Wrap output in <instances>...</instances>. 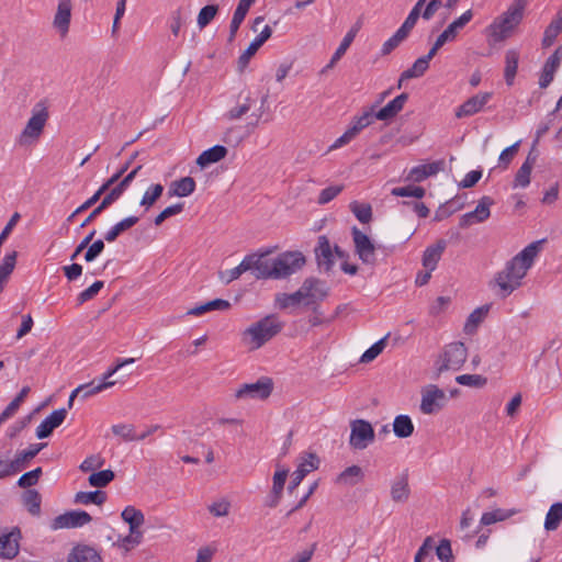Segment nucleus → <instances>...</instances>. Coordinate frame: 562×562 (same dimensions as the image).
Masks as SVG:
<instances>
[{
    "instance_id": "obj_45",
    "label": "nucleus",
    "mask_w": 562,
    "mask_h": 562,
    "mask_svg": "<svg viewBox=\"0 0 562 562\" xmlns=\"http://www.w3.org/2000/svg\"><path fill=\"white\" fill-rule=\"evenodd\" d=\"M515 514H517L516 509L505 510V509L498 508V509H495L492 512H486L481 517V524L484 526H488V525L495 524L497 521H503V520L514 516Z\"/></svg>"
},
{
    "instance_id": "obj_64",
    "label": "nucleus",
    "mask_w": 562,
    "mask_h": 562,
    "mask_svg": "<svg viewBox=\"0 0 562 562\" xmlns=\"http://www.w3.org/2000/svg\"><path fill=\"white\" fill-rule=\"evenodd\" d=\"M436 554L442 562H450L453 559L451 543L448 539L440 540Z\"/></svg>"
},
{
    "instance_id": "obj_42",
    "label": "nucleus",
    "mask_w": 562,
    "mask_h": 562,
    "mask_svg": "<svg viewBox=\"0 0 562 562\" xmlns=\"http://www.w3.org/2000/svg\"><path fill=\"white\" fill-rule=\"evenodd\" d=\"M41 494L36 490H26L23 494V504L33 516L41 514Z\"/></svg>"
},
{
    "instance_id": "obj_54",
    "label": "nucleus",
    "mask_w": 562,
    "mask_h": 562,
    "mask_svg": "<svg viewBox=\"0 0 562 562\" xmlns=\"http://www.w3.org/2000/svg\"><path fill=\"white\" fill-rule=\"evenodd\" d=\"M111 429L115 436L122 437L125 441H137L135 427L131 424H116Z\"/></svg>"
},
{
    "instance_id": "obj_2",
    "label": "nucleus",
    "mask_w": 562,
    "mask_h": 562,
    "mask_svg": "<svg viewBox=\"0 0 562 562\" xmlns=\"http://www.w3.org/2000/svg\"><path fill=\"white\" fill-rule=\"evenodd\" d=\"M544 241L546 239L532 241L508 260L504 269L495 274L494 283L498 286V295L501 297L509 296L521 285V280L532 267L535 258L541 251Z\"/></svg>"
},
{
    "instance_id": "obj_20",
    "label": "nucleus",
    "mask_w": 562,
    "mask_h": 562,
    "mask_svg": "<svg viewBox=\"0 0 562 562\" xmlns=\"http://www.w3.org/2000/svg\"><path fill=\"white\" fill-rule=\"evenodd\" d=\"M315 257L319 268L326 272L330 271L334 266V256L328 238L325 235L318 237L315 248Z\"/></svg>"
},
{
    "instance_id": "obj_36",
    "label": "nucleus",
    "mask_w": 562,
    "mask_h": 562,
    "mask_svg": "<svg viewBox=\"0 0 562 562\" xmlns=\"http://www.w3.org/2000/svg\"><path fill=\"white\" fill-rule=\"evenodd\" d=\"M562 522V502L552 504L546 515L544 529L553 531L559 528Z\"/></svg>"
},
{
    "instance_id": "obj_46",
    "label": "nucleus",
    "mask_w": 562,
    "mask_h": 562,
    "mask_svg": "<svg viewBox=\"0 0 562 562\" xmlns=\"http://www.w3.org/2000/svg\"><path fill=\"white\" fill-rule=\"evenodd\" d=\"M375 106L366 111L362 115L353 119L351 126L349 127L352 133L357 136L363 128L371 125L375 119Z\"/></svg>"
},
{
    "instance_id": "obj_15",
    "label": "nucleus",
    "mask_w": 562,
    "mask_h": 562,
    "mask_svg": "<svg viewBox=\"0 0 562 562\" xmlns=\"http://www.w3.org/2000/svg\"><path fill=\"white\" fill-rule=\"evenodd\" d=\"M492 95V92H483L469 98L457 109L456 116L461 119L479 113L491 100Z\"/></svg>"
},
{
    "instance_id": "obj_37",
    "label": "nucleus",
    "mask_w": 562,
    "mask_h": 562,
    "mask_svg": "<svg viewBox=\"0 0 562 562\" xmlns=\"http://www.w3.org/2000/svg\"><path fill=\"white\" fill-rule=\"evenodd\" d=\"M304 299V294L301 292V289L293 293H278L274 299L276 305L281 308L285 310L291 306H297L302 303Z\"/></svg>"
},
{
    "instance_id": "obj_60",
    "label": "nucleus",
    "mask_w": 562,
    "mask_h": 562,
    "mask_svg": "<svg viewBox=\"0 0 562 562\" xmlns=\"http://www.w3.org/2000/svg\"><path fill=\"white\" fill-rule=\"evenodd\" d=\"M490 311V305H482L477 308H475L468 317L465 329H468L470 326L476 327L487 315Z\"/></svg>"
},
{
    "instance_id": "obj_55",
    "label": "nucleus",
    "mask_w": 562,
    "mask_h": 562,
    "mask_svg": "<svg viewBox=\"0 0 562 562\" xmlns=\"http://www.w3.org/2000/svg\"><path fill=\"white\" fill-rule=\"evenodd\" d=\"M218 5L207 4L203 7L198 14V25L202 30L204 29L216 15Z\"/></svg>"
},
{
    "instance_id": "obj_29",
    "label": "nucleus",
    "mask_w": 562,
    "mask_h": 562,
    "mask_svg": "<svg viewBox=\"0 0 562 562\" xmlns=\"http://www.w3.org/2000/svg\"><path fill=\"white\" fill-rule=\"evenodd\" d=\"M442 166V161H435L426 165H419L411 169L407 179L414 182H420L427 177L436 175Z\"/></svg>"
},
{
    "instance_id": "obj_51",
    "label": "nucleus",
    "mask_w": 562,
    "mask_h": 562,
    "mask_svg": "<svg viewBox=\"0 0 562 562\" xmlns=\"http://www.w3.org/2000/svg\"><path fill=\"white\" fill-rule=\"evenodd\" d=\"M429 68V64L426 61V59H423L422 57L417 58L411 68L406 69L402 72V79H412V78H418L422 77L427 69Z\"/></svg>"
},
{
    "instance_id": "obj_32",
    "label": "nucleus",
    "mask_w": 562,
    "mask_h": 562,
    "mask_svg": "<svg viewBox=\"0 0 562 562\" xmlns=\"http://www.w3.org/2000/svg\"><path fill=\"white\" fill-rule=\"evenodd\" d=\"M392 427L394 435L401 439L411 437L415 429L412 418L405 414L397 415Z\"/></svg>"
},
{
    "instance_id": "obj_19",
    "label": "nucleus",
    "mask_w": 562,
    "mask_h": 562,
    "mask_svg": "<svg viewBox=\"0 0 562 562\" xmlns=\"http://www.w3.org/2000/svg\"><path fill=\"white\" fill-rule=\"evenodd\" d=\"M473 18L472 10H467L458 19L452 21L447 29L437 37L440 44L445 45L448 42H452L461 31Z\"/></svg>"
},
{
    "instance_id": "obj_30",
    "label": "nucleus",
    "mask_w": 562,
    "mask_h": 562,
    "mask_svg": "<svg viewBox=\"0 0 562 562\" xmlns=\"http://www.w3.org/2000/svg\"><path fill=\"white\" fill-rule=\"evenodd\" d=\"M115 384V382H104L99 381L98 383L95 380L91 381L90 383L79 385L77 389L72 391V397H76L78 395H81L82 400H87L88 397L108 389Z\"/></svg>"
},
{
    "instance_id": "obj_10",
    "label": "nucleus",
    "mask_w": 562,
    "mask_h": 562,
    "mask_svg": "<svg viewBox=\"0 0 562 562\" xmlns=\"http://www.w3.org/2000/svg\"><path fill=\"white\" fill-rule=\"evenodd\" d=\"M21 530L19 527L12 529L0 528V558L12 560L20 551Z\"/></svg>"
},
{
    "instance_id": "obj_5",
    "label": "nucleus",
    "mask_w": 562,
    "mask_h": 562,
    "mask_svg": "<svg viewBox=\"0 0 562 562\" xmlns=\"http://www.w3.org/2000/svg\"><path fill=\"white\" fill-rule=\"evenodd\" d=\"M48 111L44 102H38L32 111V116L29 119L20 137V143H26L27 139H37L47 122Z\"/></svg>"
},
{
    "instance_id": "obj_56",
    "label": "nucleus",
    "mask_w": 562,
    "mask_h": 562,
    "mask_svg": "<svg viewBox=\"0 0 562 562\" xmlns=\"http://www.w3.org/2000/svg\"><path fill=\"white\" fill-rule=\"evenodd\" d=\"M457 383L471 387H483L487 379L480 374H461L456 378Z\"/></svg>"
},
{
    "instance_id": "obj_18",
    "label": "nucleus",
    "mask_w": 562,
    "mask_h": 562,
    "mask_svg": "<svg viewBox=\"0 0 562 562\" xmlns=\"http://www.w3.org/2000/svg\"><path fill=\"white\" fill-rule=\"evenodd\" d=\"M67 562H103V560L93 547L77 543L68 553Z\"/></svg>"
},
{
    "instance_id": "obj_33",
    "label": "nucleus",
    "mask_w": 562,
    "mask_h": 562,
    "mask_svg": "<svg viewBox=\"0 0 562 562\" xmlns=\"http://www.w3.org/2000/svg\"><path fill=\"white\" fill-rule=\"evenodd\" d=\"M231 307V303L227 300L214 299L212 301L200 304L188 311V315L200 316L212 311H226Z\"/></svg>"
},
{
    "instance_id": "obj_9",
    "label": "nucleus",
    "mask_w": 562,
    "mask_h": 562,
    "mask_svg": "<svg viewBox=\"0 0 562 562\" xmlns=\"http://www.w3.org/2000/svg\"><path fill=\"white\" fill-rule=\"evenodd\" d=\"M273 390L271 378L262 376L255 383H245L235 392L236 398L266 400Z\"/></svg>"
},
{
    "instance_id": "obj_59",
    "label": "nucleus",
    "mask_w": 562,
    "mask_h": 562,
    "mask_svg": "<svg viewBox=\"0 0 562 562\" xmlns=\"http://www.w3.org/2000/svg\"><path fill=\"white\" fill-rule=\"evenodd\" d=\"M42 475V468H36L32 471H29L20 476L18 480V485L23 488L31 487L38 482L40 476Z\"/></svg>"
},
{
    "instance_id": "obj_48",
    "label": "nucleus",
    "mask_w": 562,
    "mask_h": 562,
    "mask_svg": "<svg viewBox=\"0 0 562 562\" xmlns=\"http://www.w3.org/2000/svg\"><path fill=\"white\" fill-rule=\"evenodd\" d=\"M114 472L110 469H106L91 473L88 477V482L91 486L94 487H105L114 480Z\"/></svg>"
},
{
    "instance_id": "obj_28",
    "label": "nucleus",
    "mask_w": 562,
    "mask_h": 562,
    "mask_svg": "<svg viewBox=\"0 0 562 562\" xmlns=\"http://www.w3.org/2000/svg\"><path fill=\"white\" fill-rule=\"evenodd\" d=\"M46 446H47V443H45V442L32 443V445H30V447L26 450H23V451L16 453L14 460L11 461L14 472L18 473L22 469H24L25 463L29 460L35 458L38 454V452L41 450H43Z\"/></svg>"
},
{
    "instance_id": "obj_34",
    "label": "nucleus",
    "mask_w": 562,
    "mask_h": 562,
    "mask_svg": "<svg viewBox=\"0 0 562 562\" xmlns=\"http://www.w3.org/2000/svg\"><path fill=\"white\" fill-rule=\"evenodd\" d=\"M409 493L408 476L407 474H402L391 486V497L394 502L403 503L408 499Z\"/></svg>"
},
{
    "instance_id": "obj_25",
    "label": "nucleus",
    "mask_w": 562,
    "mask_h": 562,
    "mask_svg": "<svg viewBox=\"0 0 562 562\" xmlns=\"http://www.w3.org/2000/svg\"><path fill=\"white\" fill-rule=\"evenodd\" d=\"M392 194L395 196H407V198H414L413 202V211H429L428 207L418 199L423 198L425 194V190L422 187L416 186H407L402 188H395L392 190Z\"/></svg>"
},
{
    "instance_id": "obj_8",
    "label": "nucleus",
    "mask_w": 562,
    "mask_h": 562,
    "mask_svg": "<svg viewBox=\"0 0 562 562\" xmlns=\"http://www.w3.org/2000/svg\"><path fill=\"white\" fill-rule=\"evenodd\" d=\"M467 357L468 350L462 341H454L447 345L442 356V364L438 369L439 372L461 369Z\"/></svg>"
},
{
    "instance_id": "obj_39",
    "label": "nucleus",
    "mask_w": 562,
    "mask_h": 562,
    "mask_svg": "<svg viewBox=\"0 0 562 562\" xmlns=\"http://www.w3.org/2000/svg\"><path fill=\"white\" fill-rule=\"evenodd\" d=\"M106 501V493L103 491L78 492L75 495V503L88 505H102Z\"/></svg>"
},
{
    "instance_id": "obj_16",
    "label": "nucleus",
    "mask_w": 562,
    "mask_h": 562,
    "mask_svg": "<svg viewBox=\"0 0 562 562\" xmlns=\"http://www.w3.org/2000/svg\"><path fill=\"white\" fill-rule=\"evenodd\" d=\"M67 416L66 408H59L52 412L46 418L42 420V423L36 428V437L38 439L48 438L54 429L59 427Z\"/></svg>"
},
{
    "instance_id": "obj_21",
    "label": "nucleus",
    "mask_w": 562,
    "mask_h": 562,
    "mask_svg": "<svg viewBox=\"0 0 562 562\" xmlns=\"http://www.w3.org/2000/svg\"><path fill=\"white\" fill-rule=\"evenodd\" d=\"M71 19V0H58L57 11L54 16V26L60 35H66L69 30Z\"/></svg>"
},
{
    "instance_id": "obj_47",
    "label": "nucleus",
    "mask_w": 562,
    "mask_h": 562,
    "mask_svg": "<svg viewBox=\"0 0 562 562\" xmlns=\"http://www.w3.org/2000/svg\"><path fill=\"white\" fill-rule=\"evenodd\" d=\"M115 179L116 177H111L108 179L91 198L76 206L74 211H87L88 209L92 207L100 200L101 195H103L110 189V187L115 183Z\"/></svg>"
},
{
    "instance_id": "obj_57",
    "label": "nucleus",
    "mask_w": 562,
    "mask_h": 562,
    "mask_svg": "<svg viewBox=\"0 0 562 562\" xmlns=\"http://www.w3.org/2000/svg\"><path fill=\"white\" fill-rule=\"evenodd\" d=\"M490 215L491 213H464L460 218L459 226L461 228H468L473 224L485 222Z\"/></svg>"
},
{
    "instance_id": "obj_11",
    "label": "nucleus",
    "mask_w": 562,
    "mask_h": 562,
    "mask_svg": "<svg viewBox=\"0 0 562 562\" xmlns=\"http://www.w3.org/2000/svg\"><path fill=\"white\" fill-rule=\"evenodd\" d=\"M356 252L366 265H374L376 261L375 247L369 236L356 226L351 229Z\"/></svg>"
},
{
    "instance_id": "obj_52",
    "label": "nucleus",
    "mask_w": 562,
    "mask_h": 562,
    "mask_svg": "<svg viewBox=\"0 0 562 562\" xmlns=\"http://www.w3.org/2000/svg\"><path fill=\"white\" fill-rule=\"evenodd\" d=\"M16 257H18L16 251H12L4 256L2 263L0 265V283L4 284L8 277L14 270V267L16 263Z\"/></svg>"
},
{
    "instance_id": "obj_44",
    "label": "nucleus",
    "mask_w": 562,
    "mask_h": 562,
    "mask_svg": "<svg viewBox=\"0 0 562 562\" xmlns=\"http://www.w3.org/2000/svg\"><path fill=\"white\" fill-rule=\"evenodd\" d=\"M138 222L137 216H128L121 222L116 223L111 229L105 233L104 239L106 241H114L117 236L124 231L131 228Z\"/></svg>"
},
{
    "instance_id": "obj_7",
    "label": "nucleus",
    "mask_w": 562,
    "mask_h": 562,
    "mask_svg": "<svg viewBox=\"0 0 562 562\" xmlns=\"http://www.w3.org/2000/svg\"><path fill=\"white\" fill-rule=\"evenodd\" d=\"M300 289L304 294L302 303L305 307L321 304V302H323L329 293V288L326 285V283L316 278L305 279Z\"/></svg>"
},
{
    "instance_id": "obj_50",
    "label": "nucleus",
    "mask_w": 562,
    "mask_h": 562,
    "mask_svg": "<svg viewBox=\"0 0 562 562\" xmlns=\"http://www.w3.org/2000/svg\"><path fill=\"white\" fill-rule=\"evenodd\" d=\"M390 334L385 335L383 338L374 342L369 349H367L361 358L360 362L368 363L373 361L385 348L386 340L389 338Z\"/></svg>"
},
{
    "instance_id": "obj_1",
    "label": "nucleus",
    "mask_w": 562,
    "mask_h": 562,
    "mask_svg": "<svg viewBox=\"0 0 562 562\" xmlns=\"http://www.w3.org/2000/svg\"><path fill=\"white\" fill-rule=\"evenodd\" d=\"M305 263V257L300 251H285L270 259L268 254H251L233 268L220 272V279L225 284L238 279L244 272L250 271L257 279H284L299 271Z\"/></svg>"
},
{
    "instance_id": "obj_62",
    "label": "nucleus",
    "mask_w": 562,
    "mask_h": 562,
    "mask_svg": "<svg viewBox=\"0 0 562 562\" xmlns=\"http://www.w3.org/2000/svg\"><path fill=\"white\" fill-rule=\"evenodd\" d=\"M357 31H358L357 29H351L345 35V37L342 38L340 45L338 46V48L334 53V59H340L345 55V53L347 52V49L349 48V46L353 42V40L356 37V34H357Z\"/></svg>"
},
{
    "instance_id": "obj_3",
    "label": "nucleus",
    "mask_w": 562,
    "mask_h": 562,
    "mask_svg": "<svg viewBox=\"0 0 562 562\" xmlns=\"http://www.w3.org/2000/svg\"><path fill=\"white\" fill-rule=\"evenodd\" d=\"M525 1L515 2L487 27L486 32L494 43L508 38L514 29L521 22L524 16Z\"/></svg>"
},
{
    "instance_id": "obj_26",
    "label": "nucleus",
    "mask_w": 562,
    "mask_h": 562,
    "mask_svg": "<svg viewBox=\"0 0 562 562\" xmlns=\"http://www.w3.org/2000/svg\"><path fill=\"white\" fill-rule=\"evenodd\" d=\"M195 189V181L192 177H183L178 180L171 181L168 187L167 195L172 196H188Z\"/></svg>"
},
{
    "instance_id": "obj_6",
    "label": "nucleus",
    "mask_w": 562,
    "mask_h": 562,
    "mask_svg": "<svg viewBox=\"0 0 562 562\" xmlns=\"http://www.w3.org/2000/svg\"><path fill=\"white\" fill-rule=\"evenodd\" d=\"M350 428L349 445L353 449L363 450L374 441V429L368 420L355 419L350 423Z\"/></svg>"
},
{
    "instance_id": "obj_17",
    "label": "nucleus",
    "mask_w": 562,
    "mask_h": 562,
    "mask_svg": "<svg viewBox=\"0 0 562 562\" xmlns=\"http://www.w3.org/2000/svg\"><path fill=\"white\" fill-rule=\"evenodd\" d=\"M272 35V30L266 25L263 30L255 37L246 50L239 56L237 65L238 70L243 71L249 64L250 58L258 52V49L268 41Z\"/></svg>"
},
{
    "instance_id": "obj_58",
    "label": "nucleus",
    "mask_w": 562,
    "mask_h": 562,
    "mask_svg": "<svg viewBox=\"0 0 562 562\" xmlns=\"http://www.w3.org/2000/svg\"><path fill=\"white\" fill-rule=\"evenodd\" d=\"M104 286L103 281H95L89 288L80 292L77 296V302L79 305L83 304L87 301L92 300L98 295L100 290Z\"/></svg>"
},
{
    "instance_id": "obj_23",
    "label": "nucleus",
    "mask_w": 562,
    "mask_h": 562,
    "mask_svg": "<svg viewBox=\"0 0 562 562\" xmlns=\"http://www.w3.org/2000/svg\"><path fill=\"white\" fill-rule=\"evenodd\" d=\"M408 100L407 93H401L392 101H390L385 106L375 112V119L380 121H389L395 117L404 108L406 101Z\"/></svg>"
},
{
    "instance_id": "obj_24",
    "label": "nucleus",
    "mask_w": 562,
    "mask_h": 562,
    "mask_svg": "<svg viewBox=\"0 0 562 562\" xmlns=\"http://www.w3.org/2000/svg\"><path fill=\"white\" fill-rule=\"evenodd\" d=\"M446 247L447 241L445 239H439L435 245L428 246L423 255V266L427 270L434 271Z\"/></svg>"
},
{
    "instance_id": "obj_53",
    "label": "nucleus",
    "mask_w": 562,
    "mask_h": 562,
    "mask_svg": "<svg viewBox=\"0 0 562 562\" xmlns=\"http://www.w3.org/2000/svg\"><path fill=\"white\" fill-rule=\"evenodd\" d=\"M248 10L249 9H247L245 7H241L239 4L237 5V8L234 12L232 22H231V26H229V37H228L229 42L234 41L236 33H237L240 24L243 23Z\"/></svg>"
},
{
    "instance_id": "obj_13",
    "label": "nucleus",
    "mask_w": 562,
    "mask_h": 562,
    "mask_svg": "<svg viewBox=\"0 0 562 562\" xmlns=\"http://www.w3.org/2000/svg\"><path fill=\"white\" fill-rule=\"evenodd\" d=\"M446 401L445 392L431 384L423 392L420 411L428 415L435 414L445 406Z\"/></svg>"
},
{
    "instance_id": "obj_4",
    "label": "nucleus",
    "mask_w": 562,
    "mask_h": 562,
    "mask_svg": "<svg viewBox=\"0 0 562 562\" xmlns=\"http://www.w3.org/2000/svg\"><path fill=\"white\" fill-rule=\"evenodd\" d=\"M283 327L284 323L276 314H269L251 324L243 335L244 338H250L254 349H258L276 337Z\"/></svg>"
},
{
    "instance_id": "obj_61",
    "label": "nucleus",
    "mask_w": 562,
    "mask_h": 562,
    "mask_svg": "<svg viewBox=\"0 0 562 562\" xmlns=\"http://www.w3.org/2000/svg\"><path fill=\"white\" fill-rule=\"evenodd\" d=\"M289 475L288 469H281L276 471L273 475V483H272V494H282L283 488L286 482V477Z\"/></svg>"
},
{
    "instance_id": "obj_41",
    "label": "nucleus",
    "mask_w": 562,
    "mask_h": 562,
    "mask_svg": "<svg viewBox=\"0 0 562 562\" xmlns=\"http://www.w3.org/2000/svg\"><path fill=\"white\" fill-rule=\"evenodd\" d=\"M505 59H506V66H505L504 77H505L506 83L510 86V85H513L514 78L517 72L519 55L516 50L509 49L506 52Z\"/></svg>"
},
{
    "instance_id": "obj_22",
    "label": "nucleus",
    "mask_w": 562,
    "mask_h": 562,
    "mask_svg": "<svg viewBox=\"0 0 562 562\" xmlns=\"http://www.w3.org/2000/svg\"><path fill=\"white\" fill-rule=\"evenodd\" d=\"M562 59V48L559 47L555 52L547 59L540 79L539 86L540 88H547L553 80L554 74L559 68Z\"/></svg>"
},
{
    "instance_id": "obj_38",
    "label": "nucleus",
    "mask_w": 562,
    "mask_h": 562,
    "mask_svg": "<svg viewBox=\"0 0 562 562\" xmlns=\"http://www.w3.org/2000/svg\"><path fill=\"white\" fill-rule=\"evenodd\" d=\"M562 31V13H558L555 19L552 20V22L547 26L543 38H542V46L543 47H550L560 32Z\"/></svg>"
},
{
    "instance_id": "obj_49",
    "label": "nucleus",
    "mask_w": 562,
    "mask_h": 562,
    "mask_svg": "<svg viewBox=\"0 0 562 562\" xmlns=\"http://www.w3.org/2000/svg\"><path fill=\"white\" fill-rule=\"evenodd\" d=\"M164 187L159 183L151 184L144 193L140 200V206L145 209L151 207L155 202L161 196Z\"/></svg>"
},
{
    "instance_id": "obj_27",
    "label": "nucleus",
    "mask_w": 562,
    "mask_h": 562,
    "mask_svg": "<svg viewBox=\"0 0 562 562\" xmlns=\"http://www.w3.org/2000/svg\"><path fill=\"white\" fill-rule=\"evenodd\" d=\"M321 460L315 452H302L297 458V467L295 472L305 477L311 472L318 469Z\"/></svg>"
},
{
    "instance_id": "obj_40",
    "label": "nucleus",
    "mask_w": 562,
    "mask_h": 562,
    "mask_svg": "<svg viewBox=\"0 0 562 562\" xmlns=\"http://www.w3.org/2000/svg\"><path fill=\"white\" fill-rule=\"evenodd\" d=\"M121 517L126 524H128L130 528H140L145 522L143 512L134 506H126L121 513Z\"/></svg>"
},
{
    "instance_id": "obj_35",
    "label": "nucleus",
    "mask_w": 562,
    "mask_h": 562,
    "mask_svg": "<svg viewBox=\"0 0 562 562\" xmlns=\"http://www.w3.org/2000/svg\"><path fill=\"white\" fill-rule=\"evenodd\" d=\"M363 479L362 469L359 465H351L346 468L336 477V483L341 485L353 486Z\"/></svg>"
},
{
    "instance_id": "obj_43",
    "label": "nucleus",
    "mask_w": 562,
    "mask_h": 562,
    "mask_svg": "<svg viewBox=\"0 0 562 562\" xmlns=\"http://www.w3.org/2000/svg\"><path fill=\"white\" fill-rule=\"evenodd\" d=\"M536 162V156H531V153L528 155L525 162L521 165V167L518 169L515 178L516 184L520 187H527L530 183V173L532 170V167Z\"/></svg>"
},
{
    "instance_id": "obj_12",
    "label": "nucleus",
    "mask_w": 562,
    "mask_h": 562,
    "mask_svg": "<svg viewBox=\"0 0 562 562\" xmlns=\"http://www.w3.org/2000/svg\"><path fill=\"white\" fill-rule=\"evenodd\" d=\"M92 520V517L89 513L85 510H70L66 512L61 515H58L53 519L52 528L53 529H71L79 528Z\"/></svg>"
},
{
    "instance_id": "obj_31",
    "label": "nucleus",
    "mask_w": 562,
    "mask_h": 562,
    "mask_svg": "<svg viewBox=\"0 0 562 562\" xmlns=\"http://www.w3.org/2000/svg\"><path fill=\"white\" fill-rule=\"evenodd\" d=\"M227 154L226 147L222 145H215L204 150L196 159V164L204 168L211 164H215L222 160Z\"/></svg>"
},
{
    "instance_id": "obj_63",
    "label": "nucleus",
    "mask_w": 562,
    "mask_h": 562,
    "mask_svg": "<svg viewBox=\"0 0 562 562\" xmlns=\"http://www.w3.org/2000/svg\"><path fill=\"white\" fill-rule=\"evenodd\" d=\"M407 36L404 33H401L400 30L395 32V34L390 37L382 46L381 53L382 55L390 54L393 49H395Z\"/></svg>"
},
{
    "instance_id": "obj_14",
    "label": "nucleus",
    "mask_w": 562,
    "mask_h": 562,
    "mask_svg": "<svg viewBox=\"0 0 562 562\" xmlns=\"http://www.w3.org/2000/svg\"><path fill=\"white\" fill-rule=\"evenodd\" d=\"M142 166H137L130 173H127L120 182L117 181L104 193L101 203L93 211H103L108 209L114 201H116L127 188L131 181L135 178Z\"/></svg>"
}]
</instances>
